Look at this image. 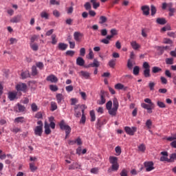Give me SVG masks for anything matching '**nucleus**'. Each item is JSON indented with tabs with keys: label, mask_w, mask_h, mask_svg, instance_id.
<instances>
[{
	"label": "nucleus",
	"mask_w": 176,
	"mask_h": 176,
	"mask_svg": "<svg viewBox=\"0 0 176 176\" xmlns=\"http://www.w3.org/2000/svg\"><path fill=\"white\" fill-rule=\"evenodd\" d=\"M106 108L111 116H115L118 113V109H119V102L116 98L113 100V108H112V101L109 100L106 104Z\"/></svg>",
	"instance_id": "nucleus-1"
},
{
	"label": "nucleus",
	"mask_w": 176,
	"mask_h": 176,
	"mask_svg": "<svg viewBox=\"0 0 176 176\" xmlns=\"http://www.w3.org/2000/svg\"><path fill=\"white\" fill-rule=\"evenodd\" d=\"M59 127L60 129V130H65V138H68V135H69V134H71V126H69V125H67L65 124V121L64 120H62L60 122H59Z\"/></svg>",
	"instance_id": "nucleus-2"
},
{
	"label": "nucleus",
	"mask_w": 176,
	"mask_h": 176,
	"mask_svg": "<svg viewBox=\"0 0 176 176\" xmlns=\"http://www.w3.org/2000/svg\"><path fill=\"white\" fill-rule=\"evenodd\" d=\"M168 9L169 16L172 17L174 16V12H175V8H173V3H162V10H166V9Z\"/></svg>",
	"instance_id": "nucleus-3"
},
{
	"label": "nucleus",
	"mask_w": 176,
	"mask_h": 176,
	"mask_svg": "<svg viewBox=\"0 0 176 176\" xmlns=\"http://www.w3.org/2000/svg\"><path fill=\"white\" fill-rule=\"evenodd\" d=\"M100 96V100L98 101V104L99 105H104V104L107 102V100H105L107 92L104 90H101Z\"/></svg>",
	"instance_id": "nucleus-4"
},
{
	"label": "nucleus",
	"mask_w": 176,
	"mask_h": 176,
	"mask_svg": "<svg viewBox=\"0 0 176 176\" xmlns=\"http://www.w3.org/2000/svg\"><path fill=\"white\" fill-rule=\"evenodd\" d=\"M144 166L146 168V171L149 172V171H152V170H155V167L153 162L152 161H149V162H145L144 163Z\"/></svg>",
	"instance_id": "nucleus-5"
},
{
	"label": "nucleus",
	"mask_w": 176,
	"mask_h": 176,
	"mask_svg": "<svg viewBox=\"0 0 176 176\" xmlns=\"http://www.w3.org/2000/svg\"><path fill=\"white\" fill-rule=\"evenodd\" d=\"M162 157H160V162H167V163H171V160L168 159V153L167 151H162L161 152Z\"/></svg>",
	"instance_id": "nucleus-6"
},
{
	"label": "nucleus",
	"mask_w": 176,
	"mask_h": 176,
	"mask_svg": "<svg viewBox=\"0 0 176 176\" xmlns=\"http://www.w3.org/2000/svg\"><path fill=\"white\" fill-rule=\"evenodd\" d=\"M124 130L126 133V134H129V135H134V133L137 131V127L135 126H125Z\"/></svg>",
	"instance_id": "nucleus-7"
},
{
	"label": "nucleus",
	"mask_w": 176,
	"mask_h": 176,
	"mask_svg": "<svg viewBox=\"0 0 176 176\" xmlns=\"http://www.w3.org/2000/svg\"><path fill=\"white\" fill-rule=\"evenodd\" d=\"M74 38L76 42H81L82 38H83V34L80 32H75L74 33Z\"/></svg>",
	"instance_id": "nucleus-8"
},
{
	"label": "nucleus",
	"mask_w": 176,
	"mask_h": 176,
	"mask_svg": "<svg viewBox=\"0 0 176 176\" xmlns=\"http://www.w3.org/2000/svg\"><path fill=\"white\" fill-rule=\"evenodd\" d=\"M47 82H51V83H57L58 82V78L54 74H51L46 78Z\"/></svg>",
	"instance_id": "nucleus-9"
},
{
	"label": "nucleus",
	"mask_w": 176,
	"mask_h": 176,
	"mask_svg": "<svg viewBox=\"0 0 176 176\" xmlns=\"http://www.w3.org/2000/svg\"><path fill=\"white\" fill-rule=\"evenodd\" d=\"M16 89L17 91H25L27 90V85L25 83H19L16 85Z\"/></svg>",
	"instance_id": "nucleus-10"
},
{
	"label": "nucleus",
	"mask_w": 176,
	"mask_h": 176,
	"mask_svg": "<svg viewBox=\"0 0 176 176\" xmlns=\"http://www.w3.org/2000/svg\"><path fill=\"white\" fill-rule=\"evenodd\" d=\"M35 135H38V137H42V133H43V127L41 126H36L34 129Z\"/></svg>",
	"instance_id": "nucleus-11"
},
{
	"label": "nucleus",
	"mask_w": 176,
	"mask_h": 176,
	"mask_svg": "<svg viewBox=\"0 0 176 176\" xmlns=\"http://www.w3.org/2000/svg\"><path fill=\"white\" fill-rule=\"evenodd\" d=\"M141 107H142V108H144V109H146L148 113H152V112H153L152 109H153V108H155V104L153 106H148V104L142 103Z\"/></svg>",
	"instance_id": "nucleus-12"
},
{
	"label": "nucleus",
	"mask_w": 176,
	"mask_h": 176,
	"mask_svg": "<svg viewBox=\"0 0 176 176\" xmlns=\"http://www.w3.org/2000/svg\"><path fill=\"white\" fill-rule=\"evenodd\" d=\"M141 10L143 12L144 16H149L151 8H149L148 6H142L141 7Z\"/></svg>",
	"instance_id": "nucleus-13"
},
{
	"label": "nucleus",
	"mask_w": 176,
	"mask_h": 176,
	"mask_svg": "<svg viewBox=\"0 0 176 176\" xmlns=\"http://www.w3.org/2000/svg\"><path fill=\"white\" fill-rule=\"evenodd\" d=\"M79 75L84 79H89V78H90V73L88 72L81 71L80 72Z\"/></svg>",
	"instance_id": "nucleus-14"
},
{
	"label": "nucleus",
	"mask_w": 176,
	"mask_h": 176,
	"mask_svg": "<svg viewBox=\"0 0 176 176\" xmlns=\"http://www.w3.org/2000/svg\"><path fill=\"white\" fill-rule=\"evenodd\" d=\"M21 20V15L18 14L10 19V23H20Z\"/></svg>",
	"instance_id": "nucleus-15"
},
{
	"label": "nucleus",
	"mask_w": 176,
	"mask_h": 176,
	"mask_svg": "<svg viewBox=\"0 0 176 176\" xmlns=\"http://www.w3.org/2000/svg\"><path fill=\"white\" fill-rule=\"evenodd\" d=\"M44 129H45V134H47V135H49V134L52 133V130H50V126L47 122H45Z\"/></svg>",
	"instance_id": "nucleus-16"
},
{
	"label": "nucleus",
	"mask_w": 176,
	"mask_h": 176,
	"mask_svg": "<svg viewBox=\"0 0 176 176\" xmlns=\"http://www.w3.org/2000/svg\"><path fill=\"white\" fill-rule=\"evenodd\" d=\"M76 65H79L80 67H83V65H85V59H83L82 57L77 58Z\"/></svg>",
	"instance_id": "nucleus-17"
},
{
	"label": "nucleus",
	"mask_w": 176,
	"mask_h": 176,
	"mask_svg": "<svg viewBox=\"0 0 176 176\" xmlns=\"http://www.w3.org/2000/svg\"><path fill=\"white\" fill-rule=\"evenodd\" d=\"M67 47H68V45L64 43H59L58 45V49L59 50H67Z\"/></svg>",
	"instance_id": "nucleus-18"
},
{
	"label": "nucleus",
	"mask_w": 176,
	"mask_h": 176,
	"mask_svg": "<svg viewBox=\"0 0 176 176\" xmlns=\"http://www.w3.org/2000/svg\"><path fill=\"white\" fill-rule=\"evenodd\" d=\"M49 120H50V127H51V129H56V123H54V117H50L49 118Z\"/></svg>",
	"instance_id": "nucleus-19"
},
{
	"label": "nucleus",
	"mask_w": 176,
	"mask_h": 176,
	"mask_svg": "<svg viewBox=\"0 0 176 176\" xmlns=\"http://www.w3.org/2000/svg\"><path fill=\"white\" fill-rule=\"evenodd\" d=\"M30 46L34 52H38V50L39 49V46L36 43H30Z\"/></svg>",
	"instance_id": "nucleus-20"
},
{
	"label": "nucleus",
	"mask_w": 176,
	"mask_h": 176,
	"mask_svg": "<svg viewBox=\"0 0 176 176\" xmlns=\"http://www.w3.org/2000/svg\"><path fill=\"white\" fill-rule=\"evenodd\" d=\"M131 45L132 46V48L134 50H138V49H140V47H141V45H140V44L137 43V41L131 42Z\"/></svg>",
	"instance_id": "nucleus-21"
},
{
	"label": "nucleus",
	"mask_w": 176,
	"mask_h": 176,
	"mask_svg": "<svg viewBox=\"0 0 176 176\" xmlns=\"http://www.w3.org/2000/svg\"><path fill=\"white\" fill-rule=\"evenodd\" d=\"M29 166H30V171H32V173H35V171H36L38 170V167H36V166H35V163H34V162L30 163Z\"/></svg>",
	"instance_id": "nucleus-22"
},
{
	"label": "nucleus",
	"mask_w": 176,
	"mask_h": 176,
	"mask_svg": "<svg viewBox=\"0 0 176 176\" xmlns=\"http://www.w3.org/2000/svg\"><path fill=\"white\" fill-rule=\"evenodd\" d=\"M24 111H25V107L18 103L16 105V112H24Z\"/></svg>",
	"instance_id": "nucleus-23"
},
{
	"label": "nucleus",
	"mask_w": 176,
	"mask_h": 176,
	"mask_svg": "<svg viewBox=\"0 0 176 176\" xmlns=\"http://www.w3.org/2000/svg\"><path fill=\"white\" fill-rule=\"evenodd\" d=\"M89 67L98 68L100 67V62L97 59H94L93 63L89 64Z\"/></svg>",
	"instance_id": "nucleus-24"
},
{
	"label": "nucleus",
	"mask_w": 176,
	"mask_h": 176,
	"mask_svg": "<svg viewBox=\"0 0 176 176\" xmlns=\"http://www.w3.org/2000/svg\"><path fill=\"white\" fill-rule=\"evenodd\" d=\"M56 101L58 104H61V101L64 100V96H63V94H56Z\"/></svg>",
	"instance_id": "nucleus-25"
},
{
	"label": "nucleus",
	"mask_w": 176,
	"mask_h": 176,
	"mask_svg": "<svg viewBox=\"0 0 176 176\" xmlns=\"http://www.w3.org/2000/svg\"><path fill=\"white\" fill-rule=\"evenodd\" d=\"M134 64H135V63H134V61H133V60L129 59L127 61L126 67H127V68H129V69H133V67Z\"/></svg>",
	"instance_id": "nucleus-26"
},
{
	"label": "nucleus",
	"mask_w": 176,
	"mask_h": 176,
	"mask_svg": "<svg viewBox=\"0 0 176 176\" xmlns=\"http://www.w3.org/2000/svg\"><path fill=\"white\" fill-rule=\"evenodd\" d=\"M138 151L139 152H142V153H145V151H146V146L144 144H140L138 146Z\"/></svg>",
	"instance_id": "nucleus-27"
},
{
	"label": "nucleus",
	"mask_w": 176,
	"mask_h": 176,
	"mask_svg": "<svg viewBox=\"0 0 176 176\" xmlns=\"http://www.w3.org/2000/svg\"><path fill=\"white\" fill-rule=\"evenodd\" d=\"M157 24H160L161 25H164L167 21H166V19L164 18H157L156 20Z\"/></svg>",
	"instance_id": "nucleus-28"
},
{
	"label": "nucleus",
	"mask_w": 176,
	"mask_h": 176,
	"mask_svg": "<svg viewBox=\"0 0 176 176\" xmlns=\"http://www.w3.org/2000/svg\"><path fill=\"white\" fill-rule=\"evenodd\" d=\"M41 19H45V20H49V14L46 11H43L40 14Z\"/></svg>",
	"instance_id": "nucleus-29"
},
{
	"label": "nucleus",
	"mask_w": 176,
	"mask_h": 176,
	"mask_svg": "<svg viewBox=\"0 0 176 176\" xmlns=\"http://www.w3.org/2000/svg\"><path fill=\"white\" fill-rule=\"evenodd\" d=\"M109 160L111 164H118V157H116L111 156V157H109Z\"/></svg>",
	"instance_id": "nucleus-30"
},
{
	"label": "nucleus",
	"mask_w": 176,
	"mask_h": 176,
	"mask_svg": "<svg viewBox=\"0 0 176 176\" xmlns=\"http://www.w3.org/2000/svg\"><path fill=\"white\" fill-rule=\"evenodd\" d=\"M108 21V18L105 16H100L99 18V24H104Z\"/></svg>",
	"instance_id": "nucleus-31"
},
{
	"label": "nucleus",
	"mask_w": 176,
	"mask_h": 176,
	"mask_svg": "<svg viewBox=\"0 0 176 176\" xmlns=\"http://www.w3.org/2000/svg\"><path fill=\"white\" fill-rule=\"evenodd\" d=\"M21 76L22 79H27V78H30V72L25 71L21 73Z\"/></svg>",
	"instance_id": "nucleus-32"
},
{
	"label": "nucleus",
	"mask_w": 176,
	"mask_h": 176,
	"mask_svg": "<svg viewBox=\"0 0 176 176\" xmlns=\"http://www.w3.org/2000/svg\"><path fill=\"white\" fill-rule=\"evenodd\" d=\"M16 97H17V93L16 92H10L8 95V98H10V101H13Z\"/></svg>",
	"instance_id": "nucleus-33"
},
{
	"label": "nucleus",
	"mask_w": 176,
	"mask_h": 176,
	"mask_svg": "<svg viewBox=\"0 0 176 176\" xmlns=\"http://www.w3.org/2000/svg\"><path fill=\"white\" fill-rule=\"evenodd\" d=\"M115 89H116V90H126V88H124V85L122 83H118L115 85Z\"/></svg>",
	"instance_id": "nucleus-34"
},
{
	"label": "nucleus",
	"mask_w": 176,
	"mask_h": 176,
	"mask_svg": "<svg viewBox=\"0 0 176 176\" xmlns=\"http://www.w3.org/2000/svg\"><path fill=\"white\" fill-rule=\"evenodd\" d=\"M91 3H92L94 9L100 8V3L97 2V0H91Z\"/></svg>",
	"instance_id": "nucleus-35"
},
{
	"label": "nucleus",
	"mask_w": 176,
	"mask_h": 176,
	"mask_svg": "<svg viewBox=\"0 0 176 176\" xmlns=\"http://www.w3.org/2000/svg\"><path fill=\"white\" fill-rule=\"evenodd\" d=\"M38 38H39V36H38L36 34H34L30 38V43H35L34 42L36 41H38Z\"/></svg>",
	"instance_id": "nucleus-36"
},
{
	"label": "nucleus",
	"mask_w": 176,
	"mask_h": 176,
	"mask_svg": "<svg viewBox=\"0 0 176 176\" xmlns=\"http://www.w3.org/2000/svg\"><path fill=\"white\" fill-rule=\"evenodd\" d=\"M109 65L110 68H115V65H116V60L111 59L109 60Z\"/></svg>",
	"instance_id": "nucleus-37"
},
{
	"label": "nucleus",
	"mask_w": 176,
	"mask_h": 176,
	"mask_svg": "<svg viewBox=\"0 0 176 176\" xmlns=\"http://www.w3.org/2000/svg\"><path fill=\"white\" fill-rule=\"evenodd\" d=\"M143 75L145 78H150L151 69H144L143 72Z\"/></svg>",
	"instance_id": "nucleus-38"
},
{
	"label": "nucleus",
	"mask_w": 176,
	"mask_h": 176,
	"mask_svg": "<svg viewBox=\"0 0 176 176\" xmlns=\"http://www.w3.org/2000/svg\"><path fill=\"white\" fill-rule=\"evenodd\" d=\"M151 16H155L156 14V12H157V9H156V7L153 5L151 6Z\"/></svg>",
	"instance_id": "nucleus-39"
},
{
	"label": "nucleus",
	"mask_w": 176,
	"mask_h": 176,
	"mask_svg": "<svg viewBox=\"0 0 176 176\" xmlns=\"http://www.w3.org/2000/svg\"><path fill=\"white\" fill-rule=\"evenodd\" d=\"M38 74V69H36V66H32V75L33 76H36Z\"/></svg>",
	"instance_id": "nucleus-40"
},
{
	"label": "nucleus",
	"mask_w": 176,
	"mask_h": 176,
	"mask_svg": "<svg viewBox=\"0 0 176 176\" xmlns=\"http://www.w3.org/2000/svg\"><path fill=\"white\" fill-rule=\"evenodd\" d=\"M133 75H135L137 76V75H138L140 74V67L138 66H135L133 67Z\"/></svg>",
	"instance_id": "nucleus-41"
},
{
	"label": "nucleus",
	"mask_w": 176,
	"mask_h": 176,
	"mask_svg": "<svg viewBox=\"0 0 176 176\" xmlns=\"http://www.w3.org/2000/svg\"><path fill=\"white\" fill-rule=\"evenodd\" d=\"M91 122H96V113L92 110L90 111Z\"/></svg>",
	"instance_id": "nucleus-42"
},
{
	"label": "nucleus",
	"mask_w": 176,
	"mask_h": 176,
	"mask_svg": "<svg viewBox=\"0 0 176 176\" xmlns=\"http://www.w3.org/2000/svg\"><path fill=\"white\" fill-rule=\"evenodd\" d=\"M166 63L168 65H173L174 64V58H167L166 59Z\"/></svg>",
	"instance_id": "nucleus-43"
},
{
	"label": "nucleus",
	"mask_w": 176,
	"mask_h": 176,
	"mask_svg": "<svg viewBox=\"0 0 176 176\" xmlns=\"http://www.w3.org/2000/svg\"><path fill=\"white\" fill-rule=\"evenodd\" d=\"M146 127H147V129L148 130H151V129H152V120H147L146 122Z\"/></svg>",
	"instance_id": "nucleus-44"
},
{
	"label": "nucleus",
	"mask_w": 176,
	"mask_h": 176,
	"mask_svg": "<svg viewBox=\"0 0 176 176\" xmlns=\"http://www.w3.org/2000/svg\"><path fill=\"white\" fill-rule=\"evenodd\" d=\"M14 122H16V123H24V117H18L15 118Z\"/></svg>",
	"instance_id": "nucleus-45"
},
{
	"label": "nucleus",
	"mask_w": 176,
	"mask_h": 176,
	"mask_svg": "<svg viewBox=\"0 0 176 176\" xmlns=\"http://www.w3.org/2000/svg\"><path fill=\"white\" fill-rule=\"evenodd\" d=\"M57 109V103L56 102H51V111H54Z\"/></svg>",
	"instance_id": "nucleus-46"
},
{
	"label": "nucleus",
	"mask_w": 176,
	"mask_h": 176,
	"mask_svg": "<svg viewBox=\"0 0 176 176\" xmlns=\"http://www.w3.org/2000/svg\"><path fill=\"white\" fill-rule=\"evenodd\" d=\"M160 71H162V68H160L159 67H153L152 68L153 74H157V72H160Z\"/></svg>",
	"instance_id": "nucleus-47"
},
{
	"label": "nucleus",
	"mask_w": 176,
	"mask_h": 176,
	"mask_svg": "<svg viewBox=\"0 0 176 176\" xmlns=\"http://www.w3.org/2000/svg\"><path fill=\"white\" fill-rule=\"evenodd\" d=\"M111 170L112 171H118L119 170V164H112Z\"/></svg>",
	"instance_id": "nucleus-48"
},
{
	"label": "nucleus",
	"mask_w": 176,
	"mask_h": 176,
	"mask_svg": "<svg viewBox=\"0 0 176 176\" xmlns=\"http://www.w3.org/2000/svg\"><path fill=\"white\" fill-rule=\"evenodd\" d=\"M157 105L159 108H166V104L160 100L157 101Z\"/></svg>",
	"instance_id": "nucleus-49"
},
{
	"label": "nucleus",
	"mask_w": 176,
	"mask_h": 176,
	"mask_svg": "<svg viewBox=\"0 0 176 176\" xmlns=\"http://www.w3.org/2000/svg\"><path fill=\"white\" fill-rule=\"evenodd\" d=\"M31 108H32V112H36V111H38V105H36V103H32V104H31Z\"/></svg>",
	"instance_id": "nucleus-50"
},
{
	"label": "nucleus",
	"mask_w": 176,
	"mask_h": 176,
	"mask_svg": "<svg viewBox=\"0 0 176 176\" xmlns=\"http://www.w3.org/2000/svg\"><path fill=\"white\" fill-rule=\"evenodd\" d=\"M50 89L51 91H57V90H58V87H57V85H50Z\"/></svg>",
	"instance_id": "nucleus-51"
},
{
	"label": "nucleus",
	"mask_w": 176,
	"mask_h": 176,
	"mask_svg": "<svg viewBox=\"0 0 176 176\" xmlns=\"http://www.w3.org/2000/svg\"><path fill=\"white\" fill-rule=\"evenodd\" d=\"M144 102H146V104H148V106L153 107L155 104L152 102V100L149 98H145L144 99Z\"/></svg>",
	"instance_id": "nucleus-52"
},
{
	"label": "nucleus",
	"mask_w": 176,
	"mask_h": 176,
	"mask_svg": "<svg viewBox=\"0 0 176 176\" xmlns=\"http://www.w3.org/2000/svg\"><path fill=\"white\" fill-rule=\"evenodd\" d=\"M56 34L52 35V45H56L57 43V39H56Z\"/></svg>",
	"instance_id": "nucleus-53"
},
{
	"label": "nucleus",
	"mask_w": 176,
	"mask_h": 176,
	"mask_svg": "<svg viewBox=\"0 0 176 176\" xmlns=\"http://www.w3.org/2000/svg\"><path fill=\"white\" fill-rule=\"evenodd\" d=\"M101 126H102V124H101V120L98 118L96 124V129H98L100 130L101 129Z\"/></svg>",
	"instance_id": "nucleus-54"
},
{
	"label": "nucleus",
	"mask_w": 176,
	"mask_h": 176,
	"mask_svg": "<svg viewBox=\"0 0 176 176\" xmlns=\"http://www.w3.org/2000/svg\"><path fill=\"white\" fill-rule=\"evenodd\" d=\"M170 163H173L175 160H176V153H173L170 155Z\"/></svg>",
	"instance_id": "nucleus-55"
},
{
	"label": "nucleus",
	"mask_w": 176,
	"mask_h": 176,
	"mask_svg": "<svg viewBox=\"0 0 176 176\" xmlns=\"http://www.w3.org/2000/svg\"><path fill=\"white\" fill-rule=\"evenodd\" d=\"M74 54H75V51L68 50L66 52V55L70 56V57H74Z\"/></svg>",
	"instance_id": "nucleus-56"
},
{
	"label": "nucleus",
	"mask_w": 176,
	"mask_h": 176,
	"mask_svg": "<svg viewBox=\"0 0 176 176\" xmlns=\"http://www.w3.org/2000/svg\"><path fill=\"white\" fill-rule=\"evenodd\" d=\"M85 54H86V49H85V47L80 48V56H82V57H85Z\"/></svg>",
	"instance_id": "nucleus-57"
},
{
	"label": "nucleus",
	"mask_w": 176,
	"mask_h": 176,
	"mask_svg": "<svg viewBox=\"0 0 176 176\" xmlns=\"http://www.w3.org/2000/svg\"><path fill=\"white\" fill-rule=\"evenodd\" d=\"M143 68H144V69H151V65H149L148 62H144L143 63Z\"/></svg>",
	"instance_id": "nucleus-58"
},
{
	"label": "nucleus",
	"mask_w": 176,
	"mask_h": 176,
	"mask_svg": "<svg viewBox=\"0 0 176 176\" xmlns=\"http://www.w3.org/2000/svg\"><path fill=\"white\" fill-rule=\"evenodd\" d=\"M84 8H85L86 10H90V9H91V5L90 4V3L87 2L84 5Z\"/></svg>",
	"instance_id": "nucleus-59"
},
{
	"label": "nucleus",
	"mask_w": 176,
	"mask_h": 176,
	"mask_svg": "<svg viewBox=\"0 0 176 176\" xmlns=\"http://www.w3.org/2000/svg\"><path fill=\"white\" fill-rule=\"evenodd\" d=\"M115 151L118 156L120 155V153H122V148L119 146L116 147Z\"/></svg>",
	"instance_id": "nucleus-60"
},
{
	"label": "nucleus",
	"mask_w": 176,
	"mask_h": 176,
	"mask_svg": "<svg viewBox=\"0 0 176 176\" xmlns=\"http://www.w3.org/2000/svg\"><path fill=\"white\" fill-rule=\"evenodd\" d=\"M102 43H104V45H109V40L106 37L105 38H103L100 41Z\"/></svg>",
	"instance_id": "nucleus-61"
},
{
	"label": "nucleus",
	"mask_w": 176,
	"mask_h": 176,
	"mask_svg": "<svg viewBox=\"0 0 176 176\" xmlns=\"http://www.w3.org/2000/svg\"><path fill=\"white\" fill-rule=\"evenodd\" d=\"M110 32L113 36L118 35V30L116 29H111Z\"/></svg>",
	"instance_id": "nucleus-62"
},
{
	"label": "nucleus",
	"mask_w": 176,
	"mask_h": 176,
	"mask_svg": "<svg viewBox=\"0 0 176 176\" xmlns=\"http://www.w3.org/2000/svg\"><path fill=\"white\" fill-rule=\"evenodd\" d=\"M36 65L39 69H43V63L42 62H38L36 63Z\"/></svg>",
	"instance_id": "nucleus-63"
},
{
	"label": "nucleus",
	"mask_w": 176,
	"mask_h": 176,
	"mask_svg": "<svg viewBox=\"0 0 176 176\" xmlns=\"http://www.w3.org/2000/svg\"><path fill=\"white\" fill-rule=\"evenodd\" d=\"M121 176H127V170L126 169H123L120 173Z\"/></svg>",
	"instance_id": "nucleus-64"
}]
</instances>
